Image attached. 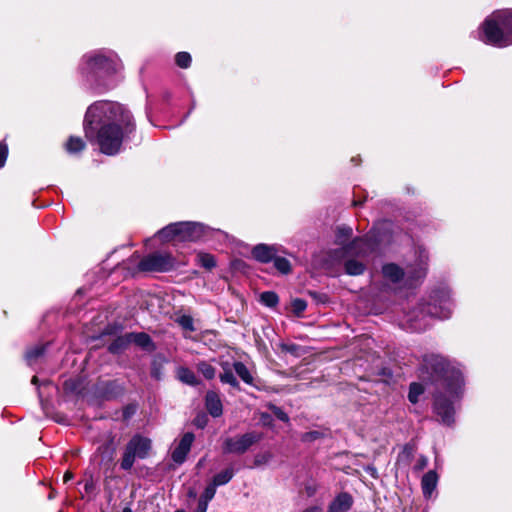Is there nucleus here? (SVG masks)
Listing matches in <instances>:
<instances>
[{"mask_svg":"<svg viewBox=\"0 0 512 512\" xmlns=\"http://www.w3.org/2000/svg\"><path fill=\"white\" fill-rule=\"evenodd\" d=\"M135 128L133 115L118 102L97 101L88 107L84 118L85 136L95 140L100 151L109 156L120 152Z\"/></svg>","mask_w":512,"mask_h":512,"instance_id":"1","label":"nucleus"},{"mask_svg":"<svg viewBox=\"0 0 512 512\" xmlns=\"http://www.w3.org/2000/svg\"><path fill=\"white\" fill-rule=\"evenodd\" d=\"M419 377L436 386L433 410L441 423L451 426L457 404L464 392V378L458 364L441 355L430 353L422 357Z\"/></svg>","mask_w":512,"mask_h":512,"instance_id":"2","label":"nucleus"},{"mask_svg":"<svg viewBox=\"0 0 512 512\" xmlns=\"http://www.w3.org/2000/svg\"><path fill=\"white\" fill-rule=\"evenodd\" d=\"M79 69L86 81L95 87L110 89L115 86L112 77L118 70V62L111 56L102 52L86 54Z\"/></svg>","mask_w":512,"mask_h":512,"instance_id":"3","label":"nucleus"},{"mask_svg":"<svg viewBox=\"0 0 512 512\" xmlns=\"http://www.w3.org/2000/svg\"><path fill=\"white\" fill-rule=\"evenodd\" d=\"M433 302L420 303L414 310L407 313L406 325L412 331L421 332L430 325V319H447L452 313V303L444 293L442 296H431Z\"/></svg>","mask_w":512,"mask_h":512,"instance_id":"4","label":"nucleus"},{"mask_svg":"<svg viewBox=\"0 0 512 512\" xmlns=\"http://www.w3.org/2000/svg\"><path fill=\"white\" fill-rule=\"evenodd\" d=\"M486 44L499 48L512 44V9L494 11L481 26Z\"/></svg>","mask_w":512,"mask_h":512,"instance_id":"5","label":"nucleus"},{"mask_svg":"<svg viewBox=\"0 0 512 512\" xmlns=\"http://www.w3.org/2000/svg\"><path fill=\"white\" fill-rule=\"evenodd\" d=\"M212 231V228L199 222H177L165 226L157 235L164 241L175 239L181 242H194L206 239Z\"/></svg>","mask_w":512,"mask_h":512,"instance_id":"6","label":"nucleus"},{"mask_svg":"<svg viewBox=\"0 0 512 512\" xmlns=\"http://www.w3.org/2000/svg\"><path fill=\"white\" fill-rule=\"evenodd\" d=\"M418 263L416 268L408 267L404 271L401 267L394 263H388L383 265L382 274L383 277L392 282H400L404 276H407L408 280H419L425 277L427 271L428 253L424 248H419L418 251Z\"/></svg>","mask_w":512,"mask_h":512,"instance_id":"7","label":"nucleus"},{"mask_svg":"<svg viewBox=\"0 0 512 512\" xmlns=\"http://www.w3.org/2000/svg\"><path fill=\"white\" fill-rule=\"evenodd\" d=\"M151 440L142 435H134L127 443L123 456L120 462V467L123 470H130L136 458L144 459L148 457L151 450Z\"/></svg>","mask_w":512,"mask_h":512,"instance_id":"8","label":"nucleus"},{"mask_svg":"<svg viewBox=\"0 0 512 512\" xmlns=\"http://www.w3.org/2000/svg\"><path fill=\"white\" fill-rule=\"evenodd\" d=\"M262 439V434L255 431L237 437H228L223 441V452L226 454H244L252 445Z\"/></svg>","mask_w":512,"mask_h":512,"instance_id":"9","label":"nucleus"},{"mask_svg":"<svg viewBox=\"0 0 512 512\" xmlns=\"http://www.w3.org/2000/svg\"><path fill=\"white\" fill-rule=\"evenodd\" d=\"M141 271L166 272L174 267V259L167 253H152L145 256L138 264Z\"/></svg>","mask_w":512,"mask_h":512,"instance_id":"10","label":"nucleus"},{"mask_svg":"<svg viewBox=\"0 0 512 512\" xmlns=\"http://www.w3.org/2000/svg\"><path fill=\"white\" fill-rule=\"evenodd\" d=\"M195 436L192 432H186L174 450L172 451L171 458L177 464L185 462L188 453L190 452L191 446L194 442Z\"/></svg>","mask_w":512,"mask_h":512,"instance_id":"11","label":"nucleus"},{"mask_svg":"<svg viewBox=\"0 0 512 512\" xmlns=\"http://www.w3.org/2000/svg\"><path fill=\"white\" fill-rule=\"evenodd\" d=\"M374 249L371 238L354 239L346 248L345 252L356 256H366Z\"/></svg>","mask_w":512,"mask_h":512,"instance_id":"12","label":"nucleus"},{"mask_svg":"<svg viewBox=\"0 0 512 512\" xmlns=\"http://www.w3.org/2000/svg\"><path fill=\"white\" fill-rule=\"evenodd\" d=\"M353 505V497L347 493H339L329 504L327 512H348Z\"/></svg>","mask_w":512,"mask_h":512,"instance_id":"13","label":"nucleus"},{"mask_svg":"<svg viewBox=\"0 0 512 512\" xmlns=\"http://www.w3.org/2000/svg\"><path fill=\"white\" fill-rule=\"evenodd\" d=\"M205 406L209 414L219 417L223 413V406L219 395L214 391H208L205 397Z\"/></svg>","mask_w":512,"mask_h":512,"instance_id":"14","label":"nucleus"},{"mask_svg":"<svg viewBox=\"0 0 512 512\" xmlns=\"http://www.w3.org/2000/svg\"><path fill=\"white\" fill-rule=\"evenodd\" d=\"M438 483V475L434 470L425 473L421 480V488L423 495L426 499L431 498L432 493L435 491Z\"/></svg>","mask_w":512,"mask_h":512,"instance_id":"15","label":"nucleus"},{"mask_svg":"<svg viewBox=\"0 0 512 512\" xmlns=\"http://www.w3.org/2000/svg\"><path fill=\"white\" fill-rule=\"evenodd\" d=\"M275 253V249L272 246H268L266 244H258L252 250L253 257L262 263H268L272 261Z\"/></svg>","mask_w":512,"mask_h":512,"instance_id":"16","label":"nucleus"},{"mask_svg":"<svg viewBox=\"0 0 512 512\" xmlns=\"http://www.w3.org/2000/svg\"><path fill=\"white\" fill-rule=\"evenodd\" d=\"M219 364L223 370L219 375L220 381L224 384H229L234 388H239V382L232 371L233 364L231 365L229 361H221Z\"/></svg>","mask_w":512,"mask_h":512,"instance_id":"17","label":"nucleus"},{"mask_svg":"<svg viewBox=\"0 0 512 512\" xmlns=\"http://www.w3.org/2000/svg\"><path fill=\"white\" fill-rule=\"evenodd\" d=\"M128 337L130 339V344L135 343L137 346L146 349V350H152L153 342L151 337L144 332L139 333H128Z\"/></svg>","mask_w":512,"mask_h":512,"instance_id":"18","label":"nucleus"},{"mask_svg":"<svg viewBox=\"0 0 512 512\" xmlns=\"http://www.w3.org/2000/svg\"><path fill=\"white\" fill-rule=\"evenodd\" d=\"M177 378L181 382L190 386H196L199 384L195 373L187 367H179L177 369Z\"/></svg>","mask_w":512,"mask_h":512,"instance_id":"19","label":"nucleus"},{"mask_svg":"<svg viewBox=\"0 0 512 512\" xmlns=\"http://www.w3.org/2000/svg\"><path fill=\"white\" fill-rule=\"evenodd\" d=\"M344 269L346 274L351 276H358L364 273L366 266L361 261L348 259L344 262Z\"/></svg>","mask_w":512,"mask_h":512,"instance_id":"20","label":"nucleus"},{"mask_svg":"<svg viewBox=\"0 0 512 512\" xmlns=\"http://www.w3.org/2000/svg\"><path fill=\"white\" fill-rule=\"evenodd\" d=\"M233 369L235 370L236 374L240 377V379L248 384L253 385L254 378L250 372V370L247 368V366L240 361H236L233 363Z\"/></svg>","mask_w":512,"mask_h":512,"instance_id":"21","label":"nucleus"},{"mask_svg":"<svg viewBox=\"0 0 512 512\" xmlns=\"http://www.w3.org/2000/svg\"><path fill=\"white\" fill-rule=\"evenodd\" d=\"M130 344L128 333L119 336L110 343L108 350L113 354H118L124 351Z\"/></svg>","mask_w":512,"mask_h":512,"instance_id":"22","label":"nucleus"},{"mask_svg":"<svg viewBox=\"0 0 512 512\" xmlns=\"http://www.w3.org/2000/svg\"><path fill=\"white\" fill-rule=\"evenodd\" d=\"M425 389L421 383L412 382L409 385L408 400L412 404H416L419 401L420 396L424 393Z\"/></svg>","mask_w":512,"mask_h":512,"instance_id":"23","label":"nucleus"},{"mask_svg":"<svg viewBox=\"0 0 512 512\" xmlns=\"http://www.w3.org/2000/svg\"><path fill=\"white\" fill-rule=\"evenodd\" d=\"M234 476V471L232 468H227L224 471L216 474L213 477L212 484L216 487L227 484Z\"/></svg>","mask_w":512,"mask_h":512,"instance_id":"24","label":"nucleus"},{"mask_svg":"<svg viewBox=\"0 0 512 512\" xmlns=\"http://www.w3.org/2000/svg\"><path fill=\"white\" fill-rule=\"evenodd\" d=\"M196 368L207 380H212L216 376V369L207 361L198 362Z\"/></svg>","mask_w":512,"mask_h":512,"instance_id":"25","label":"nucleus"},{"mask_svg":"<svg viewBox=\"0 0 512 512\" xmlns=\"http://www.w3.org/2000/svg\"><path fill=\"white\" fill-rule=\"evenodd\" d=\"M85 148L84 141L79 137H70L66 143V150L70 154H75Z\"/></svg>","mask_w":512,"mask_h":512,"instance_id":"26","label":"nucleus"},{"mask_svg":"<svg viewBox=\"0 0 512 512\" xmlns=\"http://www.w3.org/2000/svg\"><path fill=\"white\" fill-rule=\"evenodd\" d=\"M198 264L208 270L216 266V260L213 255L209 253H199L197 255Z\"/></svg>","mask_w":512,"mask_h":512,"instance_id":"27","label":"nucleus"},{"mask_svg":"<svg viewBox=\"0 0 512 512\" xmlns=\"http://www.w3.org/2000/svg\"><path fill=\"white\" fill-rule=\"evenodd\" d=\"M260 301L267 307H275L279 302V297L273 291H266L260 295Z\"/></svg>","mask_w":512,"mask_h":512,"instance_id":"28","label":"nucleus"},{"mask_svg":"<svg viewBox=\"0 0 512 512\" xmlns=\"http://www.w3.org/2000/svg\"><path fill=\"white\" fill-rule=\"evenodd\" d=\"M45 346L44 345H36L33 348H30L26 352V360L29 365H32V363L41 355L44 354Z\"/></svg>","mask_w":512,"mask_h":512,"instance_id":"29","label":"nucleus"},{"mask_svg":"<svg viewBox=\"0 0 512 512\" xmlns=\"http://www.w3.org/2000/svg\"><path fill=\"white\" fill-rule=\"evenodd\" d=\"M274 267L282 274H288L291 270L290 262L283 257H275L273 258Z\"/></svg>","mask_w":512,"mask_h":512,"instance_id":"30","label":"nucleus"},{"mask_svg":"<svg viewBox=\"0 0 512 512\" xmlns=\"http://www.w3.org/2000/svg\"><path fill=\"white\" fill-rule=\"evenodd\" d=\"M191 60V55L188 52H179L175 56L176 64L183 69L190 66Z\"/></svg>","mask_w":512,"mask_h":512,"instance_id":"31","label":"nucleus"},{"mask_svg":"<svg viewBox=\"0 0 512 512\" xmlns=\"http://www.w3.org/2000/svg\"><path fill=\"white\" fill-rule=\"evenodd\" d=\"M216 488L217 487L214 484L210 483L200 496L199 501L208 504L215 496Z\"/></svg>","mask_w":512,"mask_h":512,"instance_id":"32","label":"nucleus"},{"mask_svg":"<svg viewBox=\"0 0 512 512\" xmlns=\"http://www.w3.org/2000/svg\"><path fill=\"white\" fill-rule=\"evenodd\" d=\"M178 323L185 330H188V331H191V332L195 331L193 318L191 316H189V315L181 316L178 319Z\"/></svg>","mask_w":512,"mask_h":512,"instance_id":"33","label":"nucleus"},{"mask_svg":"<svg viewBox=\"0 0 512 512\" xmlns=\"http://www.w3.org/2000/svg\"><path fill=\"white\" fill-rule=\"evenodd\" d=\"M352 235V228L343 226L339 227L337 230V241L342 244L344 241L349 239Z\"/></svg>","mask_w":512,"mask_h":512,"instance_id":"34","label":"nucleus"},{"mask_svg":"<svg viewBox=\"0 0 512 512\" xmlns=\"http://www.w3.org/2000/svg\"><path fill=\"white\" fill-rule=\"evenodd\" d=\"M272 459L270 452L259 453L254 458V465L259 467L268 464Z\"/></svg>","mask_w":512,"mask_h":512,"instance_id":"35","label":"nucleus"},{"mask_svg":"<svg viewBox=\"0 0 512 512\" xmlns=\"http://www.w3.org/2000/svg\"><path fill=\"white\" fill-rule=\"evenodd\" d=\"M307 308V303L301 298H296L292 301V309L296 315L302 314Z\"/></svg>","mask_w":512,"mask_h":512,"instance_id":"36","label":"nucleus"},{"mask_svg":"<svg viewBox=\"0 0 512 512\" xmlns=\"http://www.w3.org/2000/svg\"><path fill=\"white\" fill-rule=\"evenodd\" d=\"M270 409L272 410L273 414L281 421L287 422L289 420L288 415L279 407L275 405H271Z\"/></svg>","mask_w":512,"mask_h":512,"instance_id":"37","label":"nucleus"},{"mask_svg":"<svg viewBox=\"0 0 512 512\" xmlns=\"http://www.w3.org/2000/svg\"><path fill=\"white\" fill-rule=\"evenodd\" d=\"M8 155V148L5 144L0 143V167L5 165Z\"/></svg>","mask_w":512,"mask_h":512,"instance_id":"38","label":"nucleus"},{"mask_svg":"<svg viewBox=\"0 0 512 512\" xmlns=\"http://www.w3.org/2000/svg\"><path fill=\"white\" fill-rule=\"evenodd\" d=\"M428 465V458L425 456H420L417 464L415 466V469L417 470H423Z\"/></svg>","mask_w":512,"mask_h":512,"instance_id":"39","label":"nucleus"},{"mask_svg":"<svg viewBox=\"0 0 512 512\" xmlns=\"http://www.w3.org/2000/svg\"><path fill=\"white\" fill-rule=\"evenodd\" d=\"M208 508V504L198 501L197 507L194 512H206Z\"/></svg>","mask_w":512,"mask_h":512,"instance_id":"40","label":"nucleus"},{"mask_svg":"<svg viewBox=\"0 0 512 512\" xmlns=\"http://www.w3.org/2000/svg\"><path fill=\"white\" fill-rule=\"evenodd\" d=\"M261 421L264 425H270L272 422V417L269 414L263 413L261 415Z\"/></svg>","mask_w":512,"mask_h":512,"instance_id":"41","label":"nucleus"},{"mask_svg":"<svg viewBox=\"0 0 512 512\" xmlns=\"http://www.w3.org/2000/svg\"><path fill=\"white\" fill-rule=\"evenodd\" d=\"M303 512H323L322 509L318 506H312L304 510Z\"/></svg>","mask_w":512,"mask_h":512,"instance_id":"42","label":"nucleus"},{"mask_svg":"<svg viewBox=\"0 0 512 512\" xmlns=\"http://www.w3.org/2000/svg\"><path fill=\"white\" fill-rule=\"evenodd\" d=\"M73 478V474L69 471H67L65 474H64V477H63V481L65 483H67L68 481H70L71 479Z\"/></svg>","mask_w":512,"mask_h":512,"instance_id":"43","label":"nucleus"},{"mask_svg":"<svg viewBox=\"0 0 512 512\" xmlns=\"http://www.w3.org/2000/svg\"><path fill=\"white\" fill-rule=\"evenodd\" d=\"M306 436H310L311 438H316L318 436V432H311L307 434Z\"/></svg>","mask_w":512,"mask_h":512,"instance_id":"44","label":"nucleus"},{"mask_svg":"<svg viewBox=\"0 0 512 512\" xmlns=\"http://www.w3.org/2000/svg\"><path fill=\"white\" fill-rule=\"evenodd\" d=\"M198 427H203L204 426V423L200 420H196V423H195Z\"/></svg>","mask_w":512,"mask_h":512,"instance_id":"45","label":"nucleus"},{"mask_svg":"<svg viewBox=\"0 0 512 512\" xmlns=\"http://www.w3.org/2000/svg\"><path fill=\"white\" fill-rule=\"evenodd\" d=\"M37 381H38L37 377H36V376H34V377L32 378V383H33V384H36V383H37Z\"/></svg>","mask_w":512,"mask_h":512,"instance_id":"46","label":"nucleus"},{"mask_svg":"<svg viewBox=\"0 0 512 512\" xmlns=\"http://www.w3.org/2000/svg\"><path fill=\"white\" fill-rule=\"evenodd\" d=\"M189 496H191V497H195V496H196V493H195V492H193V491H190V492H189Z\"/></svg>","mask_w":512,"mask_h":512,"instance_id":"47","label":"nucleus"},{"mask_svg":"<svg viewBox=\"0 0 512 512\" xmlns=\"http://www.w3.org/2000/svg\"><path fill=\"white\" fill-rule=\"evenodd\" d=\"M312 296L316 297V292L310 293Z\"/></svg>","mask_w":512,"mask_h":512,"instance_id":"48","label":"nucleus"},{"mask_svg":"<svg viewBox=\"0 0 512 512\" xmlns=\"http://www.w3.org/2000/svg\"><path fill=\"white\" fill-rule=\"evenodd\" d=\"M124 512H131V510L130 509H125Z\"/></svg>","mask_w":512,"mask_h":512,"instance_id":"49","label":"nucleus"},{"mask_svg":"<svg viewBox=\"0 0 512 512\" xmlns=\"http://www.w3.org/2000/svg\"><path fill=\"white\" fill-rule=\"evenodd\" d=\"M175 512H185V511H183V510H177V511H175Z\"/></svg>","mask_w":512,"mask_h":512,"instance_id":"50","label":"nucleus"}]
</instances>
